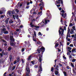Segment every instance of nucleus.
Segmentation results:
<instances>
[{"label": "nucleus", "instance_id": "nucleus-38", "mask_svg": "<svg viewBox=\"0 0 76 76\" xmlns=\"http://www.w3.org/2000/svg\"><path fill=\"white\" fill-rule=\"evenodd\" d=\"M72 29H74V30H76V28H75V26H73L72 27Z\"/></svg>", "mask_w": 76, "mask_h": 76}, {"label": "nucleus", "instance_id": "nucleus-4", "mask_svg": "<svg viewBox=\"0 0 76 76\" xmlns=\"http://www.w3.org/2000/svg\"><path fill=\"white\" fill-rule=\"evenodd\" d=\"M30 25L31 26L32 28H33V27H35V29H38L39 28V26H34L32 24V23H31L30 24Z\"/></svg>", "mask_w": 76, "mask_h": 76}, {"label": "nucleus", "instance_id": "nucleus-57", "mask_svg": "<svg viewBox=\"0 0 76 76\" xmlns=\"http://www.w3.org/2000/svg\"><path fill=\"white\" fill-rule=\"evenodd\" d=\"M16 63H17V62H16V61H14V64H16Z\"/></svg>", "mask_w": 76, "mask_h": 76}, {"label": "nucleus", "instance_id": "nucleus-59", "mask_svg": "<svg viewBox=\"0 0 76 76\" xmlns=\"http://www.w3.org/2000/svg\"><path fill=\"white\" fill-rule=\"evenodd\" d=\"M29 4H29V2H28L27 3V6H28V5H29Z\"/></svg>", "mask_w": 76, "mask_h": 76}, {"label": "nucleus", "instance_id": "nucleus-8", "mask_svg": "<svg viewBox=\"0 0 76 76\" xmlns=\"http://www.w3.org/2000/svg\"><path fill=\"white\" fill-rule=\"evenodd\" d=\"M1 10L0 11V14H1L3 13V12H5L6 10L4 8H2Z\"/></svg>", "mask_w": 76, "mask_h": 76}, {"label": "nucleus", "instance_id": "nucleus-33", "mask_svg": "<svg viewBox=\"0 0 76 76\" xmlns=\"http://www.w3.org/2000/svg\"><path fill=\"white\" fill-rule=\"evenodd\" d=\"M70 29H69V28H68L67 30V33H70Z\"/></svg>", "mask_w": 76, "mask_h": 76}, {"label": "nucleus", "instance_id": "nucleus-23", "mask_svg": "<svg viewBox=\"0 0 76 76\" xmlns=\"http://www.w3.org/2000/svg\"><path fill=\"white\" fill-rule=\"evenodd\" d=\"M4 50H3L2 51V54H3L4 55H5L6 54V53H4Z\"/></svg>", "mask_w": 76, "mask_h": 76}, {"label": "nucleus", "instance_id": "nucleus-48", "mask_svg": "<svg viewBox=\"0 0 76 76\" xmlns=\"http://www.w3.org/2000/svg\"><path fill=\"white\" fill-rule=\"evenodd\" d=\"M76 41V38L75 37H74V39H73V41Z\"/></svg>", "mask_w": 76, "mask_h": 76}, {"label": "nucleus", "instance_id": "nucleus-61", "mask_svg": "<svg viewBox=\"0 0 76 76\" xmlns=\"http://www.w3.org/2000/svg\"><path fill=\"white\" fill-rule=\"evenodd\" d=\"M74 37H75V35H72L71 36V37L72 38H74Z\"/></svg>", "mask_w": 76, "mask_h": 76}, {"label": "nucleus", "instance_id": "nucleus-54", "mask_svg": "<svg viewBox=\"0 0 76 76\" xmlns=\"http://www.w3.org/2000/svg\"><path fill=\"white\" fill-rule=\"evenodd\" d=\"M12 17L14 20L15 19V15H12Z\"/></svg>", "mask_w": 76, "mask_h": 76}, {"label": "nucleus", "instance_id": "nucleus-16", "mask_svg": "<svg viewBox=\"0 0 76 76\" xmlns=\"http://www.w3.org/2000/svg\"><path fill=\"white\" fill-rule=\"evenodd\" d=\"M13 22V21L12 19L10 20L9 21V23H12Z\"/></svg>", "mask_w": 76, "mask_h": 76}, {"label": "nucleus", "instance_id": "nucleus-7", "mask_svg": "<svg viewBox=\"0 0 76 76\" xmlns=\"http://www.w3.org/2000/svg\"><path fill=\"white\" fill-rule=\"evenodd\" d=\"M43 23H44V21H42V22H41V23H39V27H42L43 26H44V24H43Z\"/></svg>", "mask_w": 76, "mask_h": 76}, {"label": "nucleus", "instance_id": "nucleus-47", "mask_svg": "<svg viewBox=\"0 0 76 76\" xmlns=\"http://www.w3.org/2000/svg\"><path fill=\"white\" fill-rule=\"evenodd\" d=\"M70 34H73V31H70Z\"/></svg>", "mask_w": 76, "mask_h": 76}, {"label": "nucleus", "instance_id": "nucleus-17", "mask_svg": "<svg viewBox=\"0 0 76 76\" xmlns=\"http://www.w3.org/2000/svg\"><path fill=\"white\" fill-rule=\"evenodd\" d=\"M59 73V72L57 71H55V74L56 75H57Z\"/></svg>", "mask_w": 76, "mask_h": 76}, {"label": "nucleus", "instance_id": "nucleus-64", "mask_svg": "<svg viewBox=\"0 0 76 76\" xmlns=\"http://www.w3.org/2000/svg\"><path fill=\"white\" fill-rule=\"evenodd\" d=\"M60 5H56V6H57V7H60Z\"/></svg>", "mask_w": 76, "mask_h": 76}, {"label": "nucleus", "instance_id": "nucleus-27", "mask_svg": "<svg viewBox=\"0 0 76 76\" xmlns=\"http://www.w3.org/2000/svg\"><path fill=\"white\" fill-rule=\"evenodd\" d=\"M37 44H38V45H41L42 44V43L40 42H37Z\"/></svg>", "mask_w": 76, "mask_h": 76}, {"label": "nucleus", "instance_id": "nucleus-19", "mask_svg": "<svg viewBox=\"0 0 76 76\" xmlns=\"http://www.w3.org/2000/svg\"><path fill=\"white\" fill-rule=\"evenodd\" d=\"M4 34H9V32L7 31H5L4 32Z\"/></svg>", "mask_w": 76, "mask_h": 76}, {"label": "nucleus", "instance_id": "nucleus-45", "mask_svg": "<svg viewBox=\"0 0 76 76\" xmlns=\"http://www.w3.org/2000/svg\"><path fill=\"white\" fill-rule=\"evenodd\" d=\"M16 31H17V32H19V31H20V29H17L16 30Z\"/></svg>", "mask_w": 76, "mask_h": 76}, {"label": "nucleus", "instance_id": "nucleus-51", "mask_svg": "<svg viewBox=\"0 0 76 76\" xmlns=\"http://www.w3.org/2000/svg\"><path fill=\"white\" fill-rule=\"evenodd\" d=\"M73 26V24L72 23H70V24H69V26Z\"/></svg>", "mask_w": 76, "mask_h": 76}, {"label": "nucleus", "instance_id": "nucleus-35", "mask_svg": "<svg viewBox=\"0 0 76 76\" xmlns=\"http://www.w3.org/2000/svg\"><path fill=\"white\" fill-rule=\"evenodd\" d=\"M66 68L68 69H71V68L69 66H66Z\"/></svg>", "mask_w": 76, "mask_h": 76}, {"label": "nucleus", "instance_id": "nucleus-43", "mask_svg": "<svg viewBox=\"0 0 76 76\" xmlns=\"http://www.w3.org/2000/svg\"><path fill=\"white\" fill-rule=\"evenodd\" d=\"M31 63L32 64H34V63H35V62L34 61H32L31 62Z\"/></svg>", "mask_w": 76, "mask_h": 76}, {"label": "nucleus", "instance_id": "nucleus-26", "mask_svg": "<svg viewBox=\"0 0 76 76\" xmlns=\"http://www.w3.org/2000/svg\"><path fill=\"white\" fill-rule=\"evenodd\" d=\"M31 57H32V56L31 55L28 56V59H27L28 60H29L31 58Z\"/></svg>", "mask_w": 76, "mask_h": 76}, {"label": "nucleus", "instance_id": "nucleus-41", "mask_svg": "<svg viewBox=\"0 0 76 76\" xmlns=\"http://www.w3.org/2000/svg\"><path fill=\"white\" fill-rule=\"evenodd\" d=\"M58 65H59L60 67H62V64H61L60 63H59Z\"/></svg>", "mask_w": 76, "mask_h": 76}, {"label": "nucleus", "instance_id": "nucleus-34", "mask_svg": "<svg viewBox=\"0 0 76 76\" xmlns=\"http://www.w3.org/2000/svg\"><path fill=\"white\" fill-rule=\"evenodd\" d=\"M15 68H16V66H13V67L12 68V70H13L15 69Z\"/></svg>", "mask_w": 76, "mask_h": 76}, {"label": "nucleus", "instance_id": "nucleus-49", "mask_svg": "<svg viewBox=\"0 0 76 76\" xmlns=\"http://www.w3.org/2000/svg\"><path fill=\"white\" fill-rule=\"evenodd\" d=\"M69 46L70 47H73V44H70L69 45Z\"/></svg>", "mask_w": 76, "mask_h": 76}, {"label": "nucleus", "instance_id": "nucleus-55", "mask_svg": "<svg viewBox=\"0 0 76 76\" xmlns=\"http://www.w3.org/2000/svg\"><path fill=\"white\" fill-rule=\"evenodd\" d=\"M14 34H15V35H17V34H18V33H17V32H14Z\"/></svg>", "mask_w": 76, "mask_h": 76}, {"label": "nucleus", "instance_id": "nucleus-15", "mask_svg": "<svg viewBox=\"0 0 76 76\" xmlns=\"http://www.w3.org/2000/svg\"><path fill=\"white\" fill-rule=\"evenodd\" d=\"M61 32L62 33L61 34V36H62V37H63V35H64V34H63V33H64V29H62Z\"/></svg>", "mask_w": 76, "mask_h": 76}, {"label": "nucleus", "instance_id": "nucleus-31", "mask_svg": "<svg viewBox=\"0 0 76 76\" xmlns=\"http://www.w3.org/2000/svg\"><path fill=\"white\" fill-rule=\"evenodd\" d=\"M56 3H57V4H60V2L56 1Z\"/></svg>", "mask_w": 76, "mask_h": 76}, {"label": "nucleus", "instance_id": "nucleus-37", "mask_svg": "<svg viewBox=\"0 0 76 76\" xmlns=\"http://www.w3.org/2000/svg\"><path fill=\"white\" fill-rule=\"evenodd\" d=\"M34 36H35V37L37 35V34H36V32L35 31H34Z\"/></svg>", "mask_w": 76, "mask_h": 76}, {"label": "nucleus", "instance_id": "nucleus-42", "mask_svg": "<svg viewBox=\"0 0 76 76\" xmlns=\"http://www.w3.org/2000/svg\"><path fill=\"white\" fill-rule=\"evenodd\" d=\"M6 28H4L2 29V31H3L4 32H5V31H6Z\"/></svg>", "mask_w": 76, "mask_h": 76}, {"label": "nucleus", "instance_id": "nucleus-2", "mask_svg": "<svg viewBox=\"0 0 76 76\" xmlns=\"http://www.w3.org/2000/svg\"><path fill=\"white\" fill-rule=\"evenodd\" d=\"M37 51L38 52V53L37 52V54L40 53L41 51H42V52H44V51H45V48L44 47L41 48L40 49H38Z\"/></svg>", "mask_w": 76, "mask_h": 76}, {"label": "nucleus", "instance_id": "nucleus-30", "mask_svg": "<svg viewBox=\"0 0 76 76\" xmlns=\"http://www.w3.org/2000/svg\"><path fill=\"white\" fill-rule=\"evenodd\" d=\"M11 49H12V48H11V47H9L8 48V50L9 51H10L11 50Z\"/></svg>", "mask_w": 76, "mask_h": 76}, {"label": "nucleus", "instance_id": "nucleus-5", "mask_svg": "<svg viewBox=\"0 0 76 76\" xmlns=\"http://www.w3.org/2000/svg\"><path fill=\"white\" fill-rule=\"evenodd\" d=\"M14 13H15V12L14 11L12 12V11H9L8 12L7 14L9 15V16H11L12 15V14H14Z\"/></svg>", "mask_w": 76, "mask_h": 76}, {"label": "nucleus", "instance_id": "nucleus-13", "mask_svg": "<svg viewBox=\"0 0 76 76\" xmlns=\"http://www.w3.org/2000/svg\"><path fill=\"white\" fill-rule=\"evenodd\" d=\"M9 18H7V19L5 20V22L6 23V24H7V23H8V22L9 21Z\"/></svg>", "mask_w": 76, "mask_h": 76}, {"label": "nucleus", "instance_id": "nucleus-63", "mask_svg": "<svg viewBox=\"0 0 76 76\" xmlns=\"http://www.w3.org/2000/svg\"><path fill=\"white\" fill-rule=\"evenodd\" d=\"M29 6H27V7H26V9H29Z\"/></svg>", "mask_w": 76, "mask_h": 76}, {"label": "nucleus", "instance_id": "nucleus-29", "mask_svg": "<svg viewBox=\"0 0 76 76\" xmlns=\"http://www.w3.org/2000/svg\"><path fill=\"white\" fill-rule=\"evenodd\" d=\"M15 17L17 19L19 18V16H18V15H15Z\"/></svg>", "mask_w": 76, "mask_h": 76}, {"label": "nucleus", "instance_id": "nucleus-28", "mask_svg": "<svg viewBox=\"0 0 76 76\" xmlns=\"http://www.w3.org/2000/svg\"><path fill=\"white\" fill-rule=\"evenodd\" d=\"M58 43H56L55 46V48H56L57 47H58Z\"/></svg>", "mask_w": 76, "mask_h": 76}, {"label": "nucleus", "instance_id": "nucleus-3", "mask_svg": "<svg viewBox=\"0 0 76 76\" xmlns=\"http://www.w3.org/2000/svg\"><path fill=\"white\" fill-rule=\"evenodd\" d=\"M37 58H39V62L41 63V61H42V56L41 54H39L37 56Z\"/></svg>", "mask_w": 76, "mask_h": 76}, {"label": "nucleus", "instance_id": "nucleus-1", "mask_svg": "<svg viewBox=\"0 0 76 76\" xmlns=\"http://www.w3.org/2000/svg\"><path fill=\"white\" fill-rule=\"evenodd\" d=\"M10 40L11 41V42L10 41V45L12 46H15V44L13 43V42L15 41V39H13V36H10Z\"/></svg>", "mask_w": 76, "mask_h": 76}, {"label": "nucleus", "instance_id": "nucleus-53", "mask_svg": "<svg viewBox=\"0 0 76 76\" xmlns=\"http://www.w3.org/2000/svg\"><path fill=\"white\" fill-rule=\"evenodd\" d=\"M12 17L14 20L15 19V15H12Z\"/></svg>", "mask_w": 76, "mask_h": 76}, {"label": "nucleus", "instance_id": "nucleus-6", "mask_svg": "<svg viewBox=\"0 0 76 76\" xmlns=\"http://www.w3.org/2000/svg\"><path fill=\"white\" fill-rule=\"evenodd\" d=\"M39 67L40 69L38 71V73L39 74H40L41 72L42 71V66H41V65L39 66Z\"/></svg>", "mask_w": 76, "mask_h": 76}, {"label": "nucleus", "instance_id": "nucleus-10", "mask_svg": "<svg viewBox=\"0 0 76 76\" xmlns=\"http://www.w3.org/2000/svg\"><path fill=\"white\" fill-rule=\"evenodd\" d=\"M68 37L69 38H70L71 37V36H70V33H67L66 35V39H67L68 38Z\"/></svg>", "mask_w": 76, "mask_h": 76}, {"label": "nucleus", "instance_id": "nucleus-11", "mask_svg": "<svg viewBox=\"0 0 76 76\" xmlns=\"http://www.w3.org/2000/svg\"><path fill=\"white\" fill-rule=\"evenodd\" d=\"M61 16H62V17H64V18H66V13L64 14V13H62L61 14Z\"/></svg>", "mask_w": 76, "mask_h": 76}, {"label": "nucleus", "instance_id": "nucleus-40", "mask_svg": "<svg viewBox=\"0 0 76 76\" xmlns=\"http://www.w3.org/2000/svg\"><path fill=\"white\" fill-rule=\"evenodd\" d=\"M10 35H13V32H12V31H11L10 32Z\"/></svg>", "mask_w": 76, "mask_h": 76}, {"label": "nucleus", "instance_id": "nucleus-39", "mask_svg": "<svg viewBox=\"0 0 76 76\" xmlns=\"http://www.w3.org/2000/svg\"><path fill=\"white\" fill-rule=\"evenodd\" d=\"M5 39H7V38H9V37L8 36H6L5 37Z\"/></svg>", "mask_w": 76, "mask_h": 76}, {"label": "nucleus", "instance_id": "nucleus-44", "mask_svg": "<svg viewBox=\"0 0 76 76\" xmlns=\"http://www.w3.org/2000/svg\"><path fill=\"white\" fill-rule=\"evenodd\" d=\"M38 14L39 15H42V12H38Z\"/></svg>", "mask_w": 76, "mask_h": 76}, {"label": "nucleus", "instance_id": "nucleus-52", "mask_svg": "<svg viewBox=\"0 0 76 76\" xmlns=\"http://www.w3.org/2000/svg\"><path fill=\"white\" fill-rule=\"evenodd\" d=\"M17 19L18 22H20V20L18 18Z\"/></svg>", "mask_w": 76, "mask_h": 76}, {"label": "nucleus", "instance_id": "nucleus-9", "mask_svg": "<svg viewBox=\"0 0 76 76\" xmlns=\"http://www.w3.org/2000/svg\"><path fill=\"white\" fill-rule=\"evenodd\" d=\"M2 41V42H4V45H5V46H7V42H6V41H5L4 40V39H2L1 40Z\"/></svg>", "mask_w": 76, "mask_h": 76}, {"label": "nucleus", "instance_id": "nucleus-24", "mask_svg": "<svg viewBox=\"0 0 76 76\" xmlns=\"http://www.w3.org/2000/svg\"><path fill=\"white\" fill-rule=\"evenodd\" d=\"M17 62H19V61L20 60V58H19V57H17Z\"/></svg>", "mask_w": 76, "mask_h": 76}, {"label": "nucleus", "instance_id": "nucleus-46", "mask_svg": "<svg viewBox=\"0 0 76 76\" xmlns=\"http://www.w3.org/2000/svg\"><path fill=\"white\" fill-rule=\"evenodd\" d=\"M68 50H72V48L70 47H68Z\"/></svg>", "mask_w": 76, "mask_h": 76}, {"label": "nucleus", "instance_id": "nucleus-22", "mask_svg": "<svg viewBox=\"0 0 76 76\" xmlns=\"http://www.w3.org/2000/svg\"><path fill=\"white\" fill-rule=\"evenodd\" d=\"M9 58L10 59V61H12V55H10Z\"/></svg>", "mask_w": 76, "mask_h": 76}, {"label": "nucleus", "instance_id": "nucleus-21", "mask_svg": "<svg viewBox=\"0 0 76 76\" xmlns=\"http://www.w3.org/2000/svg\"><path fill=\"white\" fill-rule=\"evenodd\" d=\"M73 73L74 74H76V71L75 70V68H73Z\"/></svg>", "mask_w": 76, "mask_h": 76}, {"label": "nucleus", "instance_id": "nucleus-56", "mask_svg": "<svg viewBox=\"0 0 76 76\" xmlns=\"http://www.w3.org/2000/svg\"><path fill=\"white\" fill-rule=\"evenodd\" d=\"M38 66L37 65H35L34 66V67L36 69L37 68H38Z\"/></svg>", "mask_w": 76, "mask_h": 76}, {"label": "nucleus", "instance_id": "nucleus-25", "mask_svg": "<svg viewBox=\"0 0 76 76\" xmlns=\"http://www.w3.org/2000/svg\"><path fill=\"white\" fill-rule=\"evenodd\" d=\"M58 67H59L57 65L56 68V69L57 70H58Z\"/></svg>", "mask_w": 76, "mask_h": 76}, {"label": "nucleus", "instance_id": "nucleus-12", "mask_svg": "<svg viewBox=\"0 0 76 76\" xmlns=\"http://www.w3.org/2000/svg\"><path fill=\"white\" fill-rule=\"evenodd\" d=\"M45 23L44 24H45V25H46V24H47V22H50V21L49 20H46V19H45Z\"/></svg>", "mask_w": 76, "mask_h": 76}, {"label": "nucleus", "instance_id": "nucleus-14", "mask_svg": "<svg viewBox=\"0 0 76 76\" xmlns=\"http://www.w3.org/2000/svg\"><path fill=\"white\" fill-rule=\"evenodd\" d=\"M69 64L70 65H71V66H72V67H73V68H74V67H75V66H74V65L73 64V63H72L71 62H69Z\"/></svg>", "mask_w": 76, "mask_h": 76}, {"label": "nucleus", "instance_id": "nucleus-50", "mask_svg": "<svg viewBox=\"0 0 76 76\" xmlns=\"http://www.w3.org/2000/svg\"><path fill=\"white\" fill-rule=\"evenodd\" d=\"M24 50H25V49L24 48H22V49L21 51L22 52H23V51H24Z\"/></svg>", "mask_w": 76, "mask_h": 76}, {"label": "nucleus", "instance_id": "nucleus-58", "mask_svg": "<svg viewBox=\"0 0 76 76\" xmlns=\"http://www.w3.org/2000/svg\"><path fill=\"white\" fill-rule=\"evenodd\" d=\"M61 1V4H62V5H63V1L62 0Z\"/></svg>", "mask_w": 76, "mask_h": 76}, {"label": "nucleus", "instance_id": "nucleus-32", "mask_svg": "<svg viewBox=\"0 0 76 76\" xmlns=\"http://www.w3.org/2000/svg\"><path fill=\"white\" fill-rule=\"evenodd\" d=\"M76 61V59H73L72 60V62H75V61Z\"/></svg>", "mask_w": 76, "mask_h": 76}, {"label": "nucleus", "instance_id": "nucleus-36", "mask_svg": "<svg viewBox=\"0 0 76 76\" xmlns=\"http://www.w3.org/2000/svg\"><path fill=\"white\" fill-rule=\"evenodd\" d=\"M54 70V68L53 67H52L51 68V72H53Z\"/></svg>", "mask_w": 76, "mask_h": 76}, {"label": "nucleus", "instance_id": "nucleus-60", "mask_svg": "<svg viewBox=\"0 0 76 76\" xmlns=\"http://www.w3.org/2000/svg\"><path fill=\"white\" fill-rule=\"evenodd\" d=\"M4 16L3 15H1V18H4Z\"/></svg>", "mask_w": 76, "mask_h": 76}, {"label": "nucleus", "instance_id": "nucleus-62", "mask_svg": "<svg viewBox=\"0 0 76 76\" xmlns=\"http://www.w3.org/2000/svg\"><path fill=\"white\" fill-rule=\"evenodd\" d=\"M38 34L39 35H41V33L40 32H39Z\"/></svg>", "mask_w": 76, "mask_h": 76}, {"label": "nucleus", "instance_id": "nucleus-18", "mask_svg": "<svg viewBox=\"0 0 76 76\" xmlns=\"http://www.w3.org/2000/svg\"><path fill=\"white\" fill-rule=\"evenodd\" d=\"M76 49H73L72 50V53H74V52H76Z\"/></svg>", "mask_w": 76, "mask_h": 76}, {"label": "nucleus", "instance_id": "nucleus-20", "mask_svg": "<svg viewBox=\"0 0 76 76\" xmlns=\"http://www.w3.org/2000/svg\"><path fill=\"white\" fill-rule=\"evenodd\" d=\"M63 73L64 74V75L65 76H67V72H66L65 71H64L63 72Z\"/></svg>", "mask_w": 76, "mask_h": 76}]
</instances>
